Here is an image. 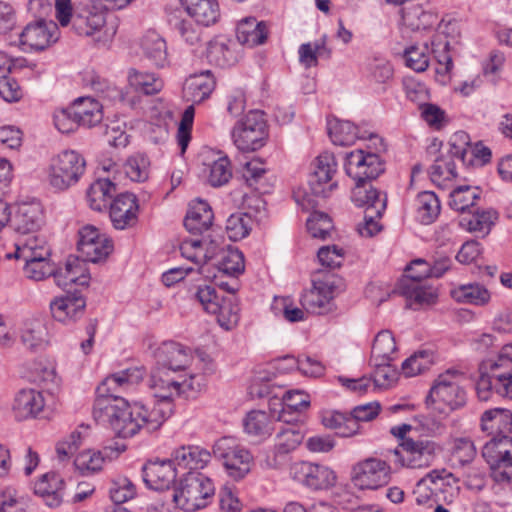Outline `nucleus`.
<instances>
[{
	"mask_svg": "<svg viewBox=\"0 0 512 512\" xmlns=\"http://www.w3.org/2000/svg\"><path fill=\"white\" fill-rule=\"evenodd\" d=\"M252 217L248 213H235L226 221V233L229 239L238 241L245 238L251 231Z\"/></svg>",
	"mask_w": 512,
	"mask_h": 512,
	"instance_id": "61",
	"label": "nucleus"
},
{
	"mask_svg": "<svg viewBox=\"0 0 512 512\" xmlns=\"http://www.w3.org/2000/svg\"><path fill=\"white\" fill-rule=\"evenodd\" d=\"M213 454L223 462L228 475L234 480L243 479L251 470L253 456L232 437L217 440L213 445Z\"/></svg>",
	"mask_w": 512,
	"mask_h": 512,
	"instance_id": "10",
	"label": "nucleus"
},
{
	"mask_svg": "<svg viewBox=\"0 0 512 512\" xmlns=\"http://www.w3.org/2000/svg\"><path fill=\"white\" fill-rule=\"evenodd\" d=\"M206 57L211 64L224 68L234 64L235 56L228 45L217 39L208 43Z\"/></svg>",
	"mask_w": 512,
	"mask_h": 512,
	"instance_id": "57",
	"label": "nucleus"
},
{
	"mask_svg": "<svg viewBox=\"0 0 512 512\" xmlns=\"http://www.w3.org/2000/svg\"><path fill=\"white\" fill-rule=\"evenodd\" d=\"M159 367L177 372L186 369L191 360L190 350L174 341L163 342L156 351Z\"/></svg>",
	"mask_w": 512,
	"mask_h": 512,
	"instance_id": "23",
	"label": "nucleus"
},
{
	"mask_svg": "<svg viewBox=\"0 0 512 512\" xmlns=\"http://www.w3.org/2000/svg\"><path fill=\"white\" fill-rule=\"evenodd\" d=\"M213 218L210 205L206 201L198 200L190 205L184 226L192 234H201L210 228Z\"/></svg>",
	"mask_w": 512,
	"mask_h": 512,
	"instance_id": "34",
	"label": "nucleus"
},
{
	"mask_svg": "<svg viewBox=\"0 0 512 512\" xmlns=\"http://www.w3.org/2000/svg\"><path fill=\"white\" fill-rule=\"evenodd\" d=\"M396 351L393 334L388 330L380 331L374 338L370 360L392 361Z\"/></svg>",
	"mask_w": 512,
	"mask_h": 512,
	"instance_id": "53",
	"label": "nucleus"
},
{
	"mask_svg": "<svg viewBox=\"0 0 512 512\" xmlns=\"http://www.w3.org/2000/svg\"><path fill=\"white\" fill-rule=\"evenodd\" d=\"M327 130L332 142L339 146L352 145L357 139L366 138V135L361 133L359 128L350 121L329 119Z\"/></svg>",
	"mask_w": 512,
	"mask_h": 512,
	"instance_id": "39",
	"label": "nucleus"
},
{
	"mask_svg": "<svg viewBox=\"0 0 512 512\" xmlns=\"http://www.w3.org/2000/svg\"><path fill=\"white\" fill-rule=\"evenodd\" d=\"M104 461L105 457L101 451L87 450L76 456L74 465L83 475H89L100 471Z\"/></svg>",
	"mask_w": 512,
	"mask_h": 512,
	"instance_id": "62",
	"label": "nucleus"
},
{
	"mask_svg": "<svg viewBox=\"0 0 512 512\" xmlns=\"http://www.w3.org/2000/svg\"><path fill=\"white\" fill-rule=\"evenodd\" d=\"M237 40L248 47H255L265 43L268 29L265 22H258L254 17L242 19L236 29Z\"/></svg>",
	"mask_w": 512,
	"mask_h": 512,
	"instance_id": "33",
	"label": "nucleus"
},
{
	"mask_svg": "<svg viewBox=\"0 0 512 512\" xmlns=\"http://www.w3.org/2000/svg\"><path fill=\"white\" fill-rule=\"evenodd\" d=\"M481 426L492 436L509 435L512 432V412L503 408L487 410L482 414Z\"/></svg>",
	"mask_w": 512,
	"mask_h": 512,
	"instance_id": "36",
	"label": "nucleus"
},
{
	"mask_svg": "<svg viewBox=\"0 0 512 512\" xmlns=\"http://www.w3.org/2000/svg\"><path fill=\"white\" fill-rule=\"evenodd\" d=\"M239 311L236 297L231 295L228 298L222 297L219 301V311L212 312V314L216 315L217 322L221 327L229 330L237 325L240 319Z\"/></svg>",
	"mask_w": 512,
	"mask_h": 512,
	"instance_id": "52",
	"label": "nucleus"
},
{
	"mask_svg": "<svg viewBox=\"0 0 512 512\" xmlns=\"http://www.w3.org/2000/svg\"><path fill=\"white\" fill-rule=\"evenodd\" d=\"M169 406L152 408L139 402L130 404L124 398H116L114 403L99 400L94 404L93 415L98 422L108 423L118 437L129 438L140 430L152 433L167 420Z\"/></svg>",
	"mask_w": 512,
	"mask_h": 512,
	"instance_id": "1",
	"label": "nucleus"
},
{
	"mask_svg": "<svg viewBox=\"0 0 512 512\" xmlns=\"http://www.w3.org/2000/svg\"><path fill=\"white\" fill-rule=\"evenodd\" d=\"M64 481L54 472L41 476L35 483L34 491L41 496L49 507H57L64 497Z\"/></svg>",
	"mask_w": 512,
	"mask_h": 512,
	"instance_id": "28",
	"label": "nucleus"
},
{
	"mask_svg": "<svg viewBox=\"0 0 512 512\" xmlns=\"http://www.w3.org/2000/svg\"><path fill=\"white\" fill-rule=\"evenodd\" d=\"M290 475L293 480L314 491L328 489L337 480L335 472L328 466L307 461L292 464Z\"/></svg>",
	"mask_w": 512,
	"mask_h": 512,
	"instance_id": "13",
	"label": "nucleus"
},
{
	"mask_svg": "<svg viewBox=\"0 0 512 512\" xmlns=\"http://www.w3.org/2000/svg\"><path fill=\"white\" fill-rule=\"evenodd\" d=\"M449 145H451V153L464 166H483L491 159L490 149L482 145L481 142L472 146L469 135L464 131L454 133L450 138Z\"/></svg>",
	"mask_w": 512,
	"mask_h": 512,
	"instance_id": "18",
	"label": "nucleus"
},
{
	"mask_svg": "<svg viewBox=\"0 0 512 512\" xmlns=\"http://www.w3.org/2000/svg\"><path fill=\"white\" fill-rule=\"evenodd\" d=\"M281 424L277 431L275 448L280 454H287L296 449L304 439V435L297 424L290 421Z\"/></svg>",
	"mask_w": 512,
	"mask_h": 512,
	"instance_id": "47",
	"label": "nucleus"
},
{
	"mask_svg": "<svg viewBox=\"0 0 512 512\" xmlns=\"http://www.w3.org/2000/svg\"><path fill=\"white\" fill-rule=\"evenodd\" d=\"M439 450V445L428 438L405 439L393 454L402 467L422 469L433 464Z\"/></svg>",
	"mask_w": 512,
	"mask_h": 512,
	"instance_id": "11",
	"label": "nucleus"
},
{
	"mask_svg": "<svg viewBox=\"0 0 512 512\" xmlns=\"http://www.w3.org/2000/svg\"><path fill=\"white\" fill-rule=\"evenodd\" d=\"M218 270L229 276H238L244 271V256L241 251L235 248H228L221 252L217 263Z\"/></svg>",
	"mask_w": 512,
	"mask_h": 512,
	"instance_id": "59",
	"label": "nucleus"
},
{
	"mask_svg": "<svg viewBox=\"0 0 512 512\" xmlns=\"http://www.w3.org/2000/svg\"><path fill=\"white\" fill-rule=\"evenodd\" d=\"M322 423L326 428L335 430L341 437L354 436L360 430V424H356L350 413L327 411L322 416Z\"/></svg>",
	"mask_w": 512,
	"mask_h": 512,
	"instance_id": "42",
	"label": "nucleus"
},
{
	"mask_svg": "<svg viewBox=\"0 0 512 512\" xmlns=\"http://www.w3.org/2000/svg\"><path fill=\"white\" fill-rule=\"evenodd\" d=\"M45 406L41 392L35 389H22L15 395L12 411L18 421L35 418Z\"/></svg>",
	"mask_w": 512,
	"mask_h": 512,
	"instance_id": "25",
	"label": "nucleus"
},
{
	"mask_svg": "<svg viewBox=\"0 0 512 512\" xmlns=\"http://www.w3.org/2000/svg\"><path fill=\"white\" fill-rule=\"evenodd\" d=\"M231 161L226 155L219 157L208 164L207 182L212 187H221L226 185L232 178Z\"/></svg>",
	"mask_w": 512,
	"mask_h": 512,
	"instance_id": "51",
	"label": "nucleus"
},
{
	"mask_svg": "<svg viewBox=\"0 0 512 512\" xmlns=\"http://www.w3.org/2000/svg\"><path fill=\"white\" fill-rule=\"evenodd\" d=\"M414 210L415 219L419 223L423 225L432 224L440 215V200L433 191H422L416 196Z\"/></svg>",
	"mask_w": 512,
	"mask_h": 512,
	"instance_id": "37",
	"label": "nucleus"
},
{
	"mask_svg": "<svg viewBox=\"0 0 512 512\" xmlns=\"http://www.w3.org/2000/svg\"><path fill=\"white\" fill-rule=\"evenodd\" d=\"M397 289L399 293L417 305H431L437 299L436 291L431 287H425L410 279H402Z\"/></svg>",
	"mask_w": 512,
	"mask_h": 512,
	"instance_id": "43",
	"label": "nucleus"
},
{
	"mask_svg": "<svg viewBox=\"0 0 512 512\" xmlns=\"http://www.w3.org/2000/svg\"><path fill=\"white\" fill-rule=\"evenodd\" d=\"M337 289V279L328 276L313 282V287L301 296L302 307L314 314H325L331 310L332 300Z\"/></svg>",
	"mask_w": 512,
	"mask_h": 512,
	"instance_id": "17",
	"label": "nucleus"
},
{
	"mask_svg": "<svg viewBox=\"0 0 512 512\" xmlns=\"http://www.w3.org/2000/svg\"><path fill=\"white\" fill-rule=\"evenodd\" d=\"M190 293L196 301H198L203 309L212 314V312L219 311V301L221 298L212 285L199 284L191 288Z\"/></svg>",
	"mask_w": 512,
	"mask_h": 512,
	"instance_id": "60",
	"label": "nucleus"
},
{
	"mask_svg": "<svg viewBox=\"0 0 512 512\" xmlns=\"http://www.w3.org/2000/svg\"><path fill=\"white\" fill-rule=\"evenodd\" d=\"M128 82L136 92L145 95H155L164 87L163 80L154 73L141 72L134 68L128 71Z\"/></svg>",
	"mask_w": 512,
	"mask_h": 512,
	"instance_id": "45",
	"label": "nucleus"
},
{
	"mask_svg": "<svg viewBox=\"0 0 512 512\" xmlns=\"http://www.w3.org/2000/svg\"><path fill=\"white\" fill-rule=\"evenodd\" d=\"M384 170V163L375 153L355 150L346 155L345 171L356 184L376 179Z\"/></svg>",
	"mask_w": 512,
	"mask_h": 512,
	"instance_id": "14",
	"label": "nucleus"
},
{
	"mask_svg": "<svg viewBox=\"0 0 512 512\" xmlns=\"http://www.w3.org/2000/svg\"><path fill=\"white\" fill-rule=\"evenodd\" d=\"M174 460L148 462L143 466L142 477L145 484L153 490L169 489L176 479Z\"/></svg>",
	"mask_w": 512,
	"mask_h": 512,
	"instance_id": "21",
	"label": "nucleus"
},
{
	"mask_svg": "<svg viewBox=\"0 0 512 512\" xmlns=\"http://www.w3.org/2000/svg\"><path fill=\"white\" fill-rule=\"evenodd\" d=\"M70 106L71 113L83 127H93L103 118L102 105L94 98L79 97Z\"/></svg>",
	"mask_w": 512,
	"mask_h": 512,
	"instance_id": "32",
	"label": "nucleus"
},
{
	"mask_svg": "<svg viewBox=\"0 0 512 512\" xmlns=\"http://www.w3.org/2000/svg\"><path fill=\"white\" fill-rule=\"evenodd\" d=\"M479 199L480 190L478 187L461 185L451 191L449 206L458 212L465 213L474 207Z\"/></svg>",
	"mask_w": 512,
	"mask_h": 512,
	"instance_id": "49",
	"label": "nucleus"
},
{
	"mask_svg": "<svg viewBox=\"0 0 512 512\" xmlns=\"http://www.w3.org/2000/svg\"><path fill=\"white\" fill-rule=\"evenodd\" d=\"M243 426L248 435L265 439L275 429L274 416L263 410H252L245 416Z\"/></svg>",
	"mask_w": 512,
	"mask_h": 512,
	"instance_id": "40",
	"label": "nucleus"
},
{
	"mask_svg": "<svg viewBox=\"0 0 512 512\" xmlns=\"http://www.w3.org/2000/svg\"><path fill=\"white\" fill-rule=\"evenodd\" d=\"M58 39V27L53 21L43 19L28 23L19 34L22 49L43 51Z\"/></svg>",
	"mask_w": 512,
	"mask_h": 512,
	"instance_id": "16",
	"label": "nucleus"
},
{
	"mask_svg": "<svg viewBox=\"0 0 512 512\" xmlns=\"http://www.w3.org/2000/svg\"><path fill=\"white\" fill-rule=\"evenodd\" d=\"M433 363V353L428 350H421L415 352L402 363V372L407 377H413L429 370Z\"/></svg>",
	"mask_w": 512,
	"mask_h": 512,
	"instance_id": "54",
	"label": "nucleus"
},
{
	"mask_svg": "<svg viewBox=\"0 0 512 512\" xmlns=\"http://www.w3.org/2000/svg\"><path fill=\"white\" fill-rule=\"evenodd\" d=\"M306 226L313 238L325 240L333 228L332 220L328 214L312 209Z\"/></svg>",
	"mask_w": 512,
	"mask_h": 512,
	"instance_id": "63",
	"label": "nucleus"
},
{
	"mask_svg": "<svg viewBox=\"0 0 512 512\" xmlns=\"http://www.w3.org/2000/svg\"><path fill=\"white\" fill-rule=\"evenodd\" d=\"M453 294L457 301L473 305H485L490 300L488 290L477 283L462 285Z\"/></svg>",
	"mask_w": 512,
	"mask_h": 512,
	"instance_id": "58",
	"label": "nucleus"
},
{
	"mask_svg": "<svg viewBox=\"0 0 512 512\" xmlns=\"http://www.w3.org/2000/svg\"><path fill=\"white\" fill-rule=\"evenodd\" d=\"M462 374L447 370L438 376L431 387L427 400L443 403L451 410L458 409L466 403V392L459 384Z\"/></svg>",
	"mask_w": 512,
	"mask_h": 512,
	"instance_id": "12",
	"label": "nucleus"
},
{
	"mask_svg": "<svg viewBox=\"0 0 512 512\" xmlns=\"http://www.w3.org/2000/svg\"><path fill=\"white\" fill-rule=\"evenodd\" d=\"M172 371L157 366L151 374L150 386L154 390L155 400L153 401L152 408H160L162 405L169 406V413L167 419L173 413V398L179 396L183 387L191 390H200L203 385V377L191 375L189 379L179 380L170 375Z\"/></svg>",
	"mask_w": 512,
	"mask_h": 512,
	"instance_id": "5",
	"label": "nucleus"
},
{
	"mask_svg": "<svg viewBox=\"0 0 512 512\" xmlns=\"http://www.w3.org/2000/svg\"><path fill=\"white\" fill-rule=\"evenodd\" d=\"M141 50L144 56L156 67L163 68L168 63L167 44L155 30H148L141 38Z\"/></svg>",
	"mask_w": 512,
	"mask_h": 512,
	"instance_id": "30",
	"label": "nucleus"
},
{
	"mask_svg": "<svg viewBox=\"0 0 512 512\" xmlns=\"http://www.w3.org/2000/svg\"><path fill=\"white\" fill-rule=\"evenodd\" d=\"M272 399L279 400L282 404V411L277 417L279 422H288L286 413L302 412L310 406V397L303 391H286L281 398L274 394Z\"/></svg>",
	"mask_w": 512,
	"mask_h": 512,
	"instance_id": "48",
	"label": "nucleus"
},
{
	"mask_svg": "<svg viewBox=\"0 0 512 512\" xmlns=\"http://www.w3.org/2000/svg\"><path fill=\"white\" fill-rule=\"evenodd\" d=\"M337 171L335 157L330 153L320 154L316 158L315 168L308 180L309 191L294 193L295 201L305 211L315 209L324 199L337 188V182L332 181Z\"/></svg>",
	"mask_w": 512,
	"mask_h": 512,
	"instance_id": "3",
	"label": "nucleus"
},
{
	"mask_svg": "<svg viewBox=\"0 0 512 512\" xmlns=\"http://www.w3.org/2000/svg\"><path fill=\"white\" fill-rule=\"evenodd\" d=\"M86 300L79 293H67L50 302L53 318L64 324H71L80 319L85 312Z\"/></svg>",
	"mask_w": 512,
	"mask_h": 512,
	"instance_id": "20",
	"label": "nucleus"
},
{
	"mask_svg": "<svg viewBox=\"0 0 512 512\" xmlns=\"http://www.w3.org/2000/svg\"><path fill=\"white\" fill-rule=\"evenodd\" d=\"M215 493L213 481L205 474L189 471L170 494L175 507L185 512L205 508Z\"/></svg>",
	"mask_w": 512,
	"mask_h": 512,
	"instance_id": "4",
	"label": "nucleus"
},
{
	"mask_svg": "<svg viewBox=\"0 0 512 512\" xmlns=\"http://www.w3.org/2000/svg\"><path fill=\"white\" fill-rule=\"evenodd\" d=\"M86 171V160L75 150H64L52 158L48 180L56 190L64 191L79 182Z\"/></svg>",
	"mask_w": 512,
	"mask_h": 512,
	"instance_id": "6",
	"label": "nucleus"
},
{
	"mask_svg": "<svg viewBox=\"0 0 512 512\" xmlns=\"http://www.w3.org/2000/svg\"><path fill=\"white\" fill-rule=\"evenodd\" d=\"M482 456L489 464L491 477L500 483H512V437L492 436L483 446Z\"/></svg>",
	"mask_w": 512,
	"mask_h": 512,
	"instance_id": "8",
	"label": "nucleus"
},
{
	"mask_svg": "<svg viewBox=\"0 0 512 512\" xmlns=\"http://www.w3.org/2000/svg\"><path fill=\"white\" fill-rule=\"evenodd\" d=\"M180 2L197 24L210 26L220 18L217 0H180Z\"/></svg>",
	"mask_w": 512,
	"mask_h": 512,
	"instance_id": "29",
	"label": "nucleus"
},
{
	"mask_svg": "<svg viewBox=\"0 0 512 512\" xmlns=\"http://www.w3.org/2000/svg\"><path fill=\"white\" fill-rule=\"evenodd\" d=\"M501 365L492 359L482 362L475 387L479 400L487 401L494 395L512 399V372H500Z\"/></svg>",
	"mask_w": 512,
	"mask_h": 512,
	"instance_id": "9",
	"label": "nucleus"
},
{
	"mask_svg": "<svg viewBox=\"0 0 512 512\" xmlns=\"http://www.w3.org/2000/svg\"><path fill=\"white\" fill-rule=\"evenodd\" d=\"M216 87V78L211 70H203L189 76L184 84V95L189 105L183 112L177 131V142L184 153L191 140V131L194 121V104H200L210 97Z\"/></svg>",
	"mask_w": 512,
	"mask_h": 512,
	"instance_id": "2",
	"label": "nucleus"
},
{
	"mask_svg": "<svg viewBox=\"0 0 512 512\" xmlns=\"http://www.w3.org/2000/svg\"><path fill=\"white\" fill-rule=\"evenodd\" d=\"M77 248L86 261L97 263L108 257L113 244L96 227L87 225L79 231Z\"/></svg>",
	"mask_w": 512,
	"mask_h": 512,
	"instance_id": "19",
	"label": "nucleus"
},
{
	"mask_svg": "<svg viewBox=\"0 0 512 512\" xmlns=\"http://www.w3.org/2000/svg\"><path fill=\"white\" fill-rule=\"evenodd\" d=\"M172 459L180 468L198 470L203 469L210 462L211 454L200 446L188 445L175 449Z\"/></svg>",
	"mask_w": 512,
	"mask_h": 512,
	"instance_id": "31",
	"label": "nucleus"
},
{
	"mask_svg": "<svg viewBox=\"0 0 512 512\" xmlns=\"http://www.w3.org/2000/svg\"><path fill=\"white\" fill-rule=\"evenodd\" d=\"M456 156L451 153V145L446 154L440 153L430 167V177L434 183L440 184L446 180L457 177L455 161Z\"/></svg>",
	"mask_w": 512,
	"mask_h": 512,
	"instance_id": "46",
	"label": "nucleus"
},
{
	"mask_svg": "<svg viewBox=\"0 0 512 512\" xmlns=\"http://www.w3.org/2000/svg\"><path fill=\"white\" fill-rule=\"evenodd\" d=\"M70 23L77 35L92 37L95 41H100L106 18L101 11L83 9L74 14Z\"/></svg>",
	"mask_w": 512,
	"mask_h": 512,
	"instance_id": "24",
	"label": "nucleus"
},
{
	"mask_svg": "<svg viewBox=\"0 0 512 512\" xmlns=\"http://www.w3.org/2000/svg\"><path fill=\"white\" fill-rule=\"evenodd\" d=\"M15 252L5 253L4 257L10 259H23L24 262L38 261V259L49 260L51 250L46 242L36 236H29L26 239H18L15 243Z\"/></svg>",
	"mask_w": 512,
	"mask_h": 512,
	"instance_id": "26",
	"label": "nucleus"
},
{
	"mask_svg": "<svg viewBox=\"0 0 512 512\" xmlns=\"http://www.w3.org/2000/svg\"><path fill=\"white\" fill-rule=\"evenodd\" d=\"M116 192V185L109 179H98L93 182L87 191L89 206L95 211H102L110 207L111 198Z\"/></svg>",
	"mask_w": 512,
	"mask_h": 512,
	"instance_id": "41",
	"label": "nucleus"
},
{
	"mask_svg": "<svg viewBox=\"0 0 512 512\" xmlns=\"http://www.w3.org/2000/svg\"><path fill=\"white\" fill-rule=\"evenodd\" d=\"M402 20L412 31H420L432 28L437 16L424 10L420 5H411L402 9Z\"/></svg>",
	"mask_w": 512,
	"mask_h": 512,
	"instance_id": "44",
	"label": "nucleus"
},
{
	"mask_svg": "<svg viewBox=\"0 0 512 512\" xmlns=\"http://www.w3.org/2000/svg\"><path fill=\"white\" fill-rule=\"evenodd\" d=\"M43 222V213L38 203H24L18 207L13 225L17 233L27 235L36 232Z\"/></svg>",
	"mask_w": 512,
	"mask_h": 512,
	"instance_id": "27",
	"label": "nucleus"
},
{
	"mask_svg": "<svg viewBox=\"0 0 512 512\" xmlns=\"http://www.w3.org/2000/svg\"><path fill=\"white\" fill-rule=\"evenodd\" d=\"M476 449L468 438H457L453 442L451 461L454 465L464 466L473 461Z\"/></svg>",
	"mask_w": 512,
	"mask_h": 512,
	"instance_id": "64",
	"label": "nucleus"
},
{
	"mask_svg": "<svg viewBox=\"0 0 512 512\" xmlns=\"http://www.w3.org/2000/svg\"><path fill=\"white\" fill-rule=\"evenodd\" d=\"M110 219L116 229L123 230L133 227L138 220V203L132 193L118 195L110 204Z\"/></svg>",
	"mask_w": 512,
	"mask_h": 512,
	"instance_id": "22",
	"label": "nucleus"
},
{
	"mask_svg": "<svg viewBox=\"0 0 512 512\" xmlns=\"http://www.w3.org/2000/svg\"><path fill=\"white\" fill-rule=\"evenodd\" d=\"M268 125L260 110H251L238 120L232 129L234 145L241 151H256L262 148L268 139Z\"/></svg>",
	"mask_w": 512,
	"mask_h": 512,
	"instance_id": "7",
	"label": "nucleus"
},
{
	"mask_svg": "<svg viewBox=\"0 0 512 512\" xmlns=\"http://www.w3.org/2000/svg\"><path fill=\"white\" fill-rule=\"evenodd\" d=\"M389 478L390 466L378 458H367L352 469V481L360 489H378L387 484Z\"/></svg>",
	"mask_w": 512,
	"mask_h": 512,
	"instance_id": "15",
	"label": "nucleus"
},
{
	"mask_svg": "<svg viewBox=\"0 0 512 512\" xmlns=\"http://www.w3.org/2000/svg\"><path fill=\"white\" fill-rule=\"evenodd\" d=\"M352 200L359 207H365V211L376 210L378 202L383 204V211L386 209V194L370 186L369 189L364 184H356L352 192Z\"/></svg>",
	"mask_w": 512,
	"mask_h": 512,
	"instance_id": "50",
	"label": "nucleus"
},
{
	"mask_svg": "<svg viewBox=\"0 0 512 512\" xmlns=\"http://www.w3.org/2000/svg\"><path fill=\"white\" fill-rule=\"evenodd\" d=\"M498 219V213L494 209H476L472 213L464 215L459 220V225L469 231L487 236L495 221Z\"/></svg>",
	"mask_w": 512,
	"mask_h": 512,
	"instance_id": "35",
	"label": "nucleus"
},
{
	"mask_svg": "<svg viewBox=\"0 0 512 512\" xmlns=\"http://www.w3.org/2000/svg\"><path fill=\"white\" fill-rule=\"evenodd\" d=\"M137 494L136 485L125 476H118L111 481L109 487V496L113 503L121 505Z\"/></svg>",
	"mask_w": 512,
	"mask_h": 512,
	"instance_id": "56",
	"label": "nucleus"
},
{
	"mask_svg": "<svg viewBox=\"0 0 512 512\" xmlns=\"http://www.w3.org/2000/svg\"><path fill=\"white\" fill-rule=\"evenodd\" d=\"M126 176L134 182H144L149 177L150 161L145 154L135 153L124 163Z\"/></svg>",
	"mask_w": 512,
	"mask_h": 512,
	"instance_id": "55",
	"label": "nucleus"
},
{
	"mask_svg": "<svg viewBox=\"0 0 512 512\" xmlns=\"http://www.w3.org/2000/svg\"><path fill=\"white\" fill-rule=\"evenodd\" d=\"M21 342L32 353L44 351L49 345L47 327L39 320L26 323L21 331Z\"/></svg>",
	"mask_w": 512,
	"mask_h": 512,
	"instance_id": "38",
	"label": "nucleus"
}]
</instances>
